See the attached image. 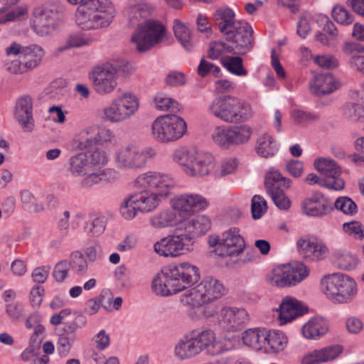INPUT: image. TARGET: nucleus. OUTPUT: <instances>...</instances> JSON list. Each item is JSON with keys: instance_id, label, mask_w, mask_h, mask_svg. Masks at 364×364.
<instances>
[{"instance_id": "obj_1", "label": "nucleus", "mask_w": 364, "mask_h": 364, "mask_svg": "<svg viewBox=\"0 0 364 364\" xmlns=\"http://www.w3.org/2000/svg\"><path fill=\"white\" fill-rule=\"evenodd\" d=\"M109 161L107 151L95 148L71 156L68 171L75 177H80L82 188H90L101 183H112L119 178V173L113 168H105Z\"/></svg>"}, {"instance_id": "obj_2", "label": "nucleus", "mask_w": 364, "mask_h": 364, "mask_svg": "<svg viewBox=\"0 0 364 364\" xmlns=\"http://www.w3.org/2000/svg\"><path fill=\"white\" fill-rule=\"evenodd\" d=\"M223 283L212 276H206L196 287L181 296L183 304L189 306L188 316L193 320L209 318L221 304L213 302L226 294Z\"/></svg>"}, {"instance_id": "obj_3", "label": "nucleus", "mask_w": 364, "mask_h": 364, "mask_svg": "<svg viewBox=\"0 0 364 364\" xmlns=\"http://www.w3.org/2000/svg\"><path fill=\"white\" fill-rule=\"evenodd\" d=\"M152 9L151 4L139 0L130 3L125 11V15L129 22L133 26H138L132 36L131 42L140 52L150 50L161 43L165 36V27L159 21L149 19L144 23H139V21L146 18Z\"/></svg>"}, {"instance_id": "obj_4", "label": "nucleus", "mask_w": 364, "mask_h": 364, "mask_svg": "<svg viewBox=\"0 0 364 364\" xmlns=\"http://www.w3.org/2000/svg\"><path fill=\"white\" fill-rule=\"evenodd\" d=\"M200 277L199 269L189 262L171 264L154 277L151 289L156 295L167 296L194 285Z\"/></svg>"}, {"instance_id": "obj_5", "label": "nucleus", "mask_w": 364, "mask_h": 364, "mask_svg": "<svg viewBox=\"0 0 364 364\" xmlns=\"http://www.w3.org/2000/svg\"><path fill=\"white\" fill-rule=\"evenodd\" d=\"M208 114L226 123L249 120L254 115L251 105L232 95L218 96L207 106Z\"/></svg>"}, {"instance_id": "obj_6", "label": "nucleus", "mask_w": 364, "mask_h": 364, "mask_svg": "<svg viewBox=\"0 0 364 364\" xmlns=\"http://www.w3.org/2000/svg\"><path fill=\"white\" fill-rule=\"evenodd\" d=\"M79 5L75 12V23L82 30H97L109 26L116 9L109 0H95Z\"/></svg>"}, {"instance_id": "obj_7", "label": "nucleus", "mask_w": 364, "mask_h": 364, "mask_svg": "<svg viewBox=\"0 0 364 364\" xmlns=\"http://www.w3.org/2000/svg\"><path fill=\"white\" fill-rule=\"evenodd\" d=\"M172 160L189 176H204L215 168V160L212 154L194 149H176L172 154Z\"/></svg>"}, {"instance_id": "obj_8", "label": "nucleus", "mask_w": 364, "mask_h": 364, "mask_svg": "<svg viewBox=\"0 0 364 364\" xmlns=\"http://www.w3.org/2000/svg\"><path fill=\"white\" fill-rule=\"evenodd\" d=\"M321 289L326 298L334 304H348L358 294L355 280L341 272L329 274L321 280Z\"/></svg>"}, {"instance_id": "obj_9", "label": "nucleus", "mask_w": 364, "mask_h": 364, "mask_svg": "<svg viewBox=\"0 0 364 364\" xmlns=\"http://www.w3.org/2000/svg\"><path fill=\"white\" fill-rule=\"evenodd\" d=\"M65 7L59 1L48 2L35 8L31 19V27L40 37L52 35L63 22Z\"/></svg>"}, {"instance_id": "obj_10", "label": "nucleus", "mask_w": 364, "mask_h": 364, "mask_svg": "<svg viewBox=\"0 0 364 364\" xmlns=\"http://www.w3.org/2000/svg\"><path fill=\"white\" fill-rule=\"evenodd\" d=\"M214 19L220 31L227 39L241 41L237 48H246V43L252 44L253 30L250 25L245 21H235V13L229 8L218 9L214 14Z\"/></svg>"}, {"instance_id": "obj_11", "label": "nucleus", "mask_w": 364, "mask_h": 364, "mask_svg": "<svg viewBox=\"0 0 364 364\" xmlns=\"http://www.w3.org/2000/svg\"><path fill=\"white\" fill-rule=\"evenodd\" d=\"M156 156L152 147L127 144L117 149L113 155L115 166L121 171H136L145 168Z\"/></svg>"}, {"instance_id": "obj_12", "label": "nucleus", "mask_w": 364, "mask_h": 364, "mask_svg": "<svg viewBox=\"0 0 364 364\" xmlns=\"http://www.w3.org/2000/svg\"><path fill=\"white\" fill-rule=\"evenodd\" d=\"M139 109L137 97L130 92H124L102 108L101 118L107 122L119 124L134 117Z\"/></svg>"}, {"instance_id": "obj_13", "label": "nucleus", "mask_w": 364, "mask_h": 364, "mask_svg": "<svg viewBox=\"0 0 364 364\" xmlns=\"http://www.w3.org/2000/svg\"><path fill=\"white\" fill-rule=\"evenodd\" d=\"M186 131V122L176 114L159 116L151 125L152 137L160 143L176 141L182 138Z\"/></svg>"}, {"instance_id": "obj_14", "label": "nucleus", "mask_w": 364, "mask_h": 364, "mask_svg": "<svg viewBox=\"0 0 364 364\" xmlns=\"http://www.w3.org/2000/svg\"><path fill=\"white\" fill-rule=\"evenodd\" d=\"M174 186L175 181L171 175L156 171L141 173L133 181L134 189L155 190L161 198H167Z\"/></svg>"}, {"instance_id": "obj_15", "label": "nucleus", "mask_w": 364, "mask_h": 364, "mask_svg": "<svg viewBox=\"0 0 364 364\" xmlns=\"http://www.w3.org/2000/svg\"><path fill=\"white\" fill-rule=\"evenodd\" d=\"M118 77L117 67L110 63L97 65L89 73L95 92L101 96L109 95L116 90Z\"/></svg>"}, {"instance_id": "obj_16", "label": "nucleus", "mask_w": 364, "mask_h": 364, "mask_svg": "<svg viewBox=\"0 0 364 364\" xmlns=\"http://www.w3.org/2000/svg\"><path fill=\"white\" fill-rule=\"evenodd\" d=\"M191 237L177 228L174 234L162 237L154 245V250L159 256L176 258L191 250Z\"/></svg>"}, {"instance_id": "obj_17", "label": "nucleus", "mask_w": 364, "mask_h": 364, "mask_svg": "<svg viewBox=\"0 0 364 364\" xmlns=\"http://www.w3.org/2000/svg\"><path fill=\"white\" fill-rule=\"evenodd\" d=\"M291 183V181L289 178L284 177L277 170L272 169L266 173L264 180L266 191L279 210H287L291 206V201L284 192V188H288Z\"/></svg>"}, {"instance_id": "obj_18", "label": "nucleus", "mask_w": 364, "mask_h": 364, "mask_svg": "<svg viewBox=\"0 0 364 364\" xmlns=\"http://www.w3.org/2000/svg\"><path fill=\"white\" fill-rule=\"evenodd\" d=\"M208 319L218 323L228 331H235L246 326L250 321V315L243 307L227 306L223 304Z\"/></svg>"}, {"instance_id": "obj_19", "label": "nucleus", "mask_w": 364, "mask_h": 364, "mask_svg": "<svg viewBox=\"0 0 364 364\" xmlns=\"http://www.w3.org/2000/svg\"><path fill=\"white\" fill-rule=\"evenodd\" d=\"M45 54L44 49L37 44L25 46L21 58L7 62L6 69L13 74L27 73L41 65Z\"/></svg>"}, {"instance_id": "obj_20", "label": "nucleus", "mask_w": 364, "mask_h": 364, "mask_svg": "<svg viewBox=\"0 0 364 364\" xmlns=\"http://www.w3.org/2000/svg\"><path fill=\"white\" fill-rule=\"evenodd\" d=\"M208 205L205 197L195 193L178 194L170 200L171 208L176 211L182 221L188 219L196 212L205 210Z\"/></svg>"}, {"instance_id": "obj_21", "label": "nucleus", "mask_w": 364, "mask_h": 364, "mask_svg": "<svg viewBox=\"0 0 364 364\" xmlns=\"http://www.w3.org/2000/svg\"><path fill=\"white\" fill-rule=\"evenodd\" d=\"M296 245L299 254L306 261H321L328 252L326 245L316 237H300L297 240Z\"/></svg>"}, {"instance_id": "obj_22", "label": "nucleus", "mask_w": 364, "mask_h": 364, "mask_svg": "<svg viewBox=\"0 0 364 364\" xmlns=\"http://www.w3.org/2000/svg\"><path fill=\"white\" fill-rule=\"evenodd\" d=\"M315 168L323 176L327 183V188L341 191L344 188L345 183L341 178V168L331 159L319 157L314 162Z\"/></svg>"}, {"instance_id": "obj_23", "label": "nucleus", "mask_w": 364, "mask_h": 364, "mask_svg": "<svg viewBox=\"0 0 364 364\" xmlns=\"http://www.w3.org/2000/svg\"><path fill=\"white\" fill-rule=\"evenodd\" d=\"M245 247V240L240 229L231 228L222 233V252L218 255L221 257H238Z\"/></svg>"}, {"instance_id": "obj_24", "label": "nucleus", "mask_w": 364, "mask_h": 364, "mask_svg": "<svg viewBox=\"0 0 364 364\" xmlns=\"http://www.w3.org/2000/svg\"><path fill=\"white\" fill-rule=\"evenodd\" d=\"M342 346L336 344L314 349L304 353L300 364H323L337 359L343 353Z\"/></svg>"}, {"instance_id": "obj_25", "label": "nucleus", "mask_w": 364, "mask_h": 364, "mask_svg": "<svg viewBox=\"0 0 364 364\" xmlns=\"http://www.w3.org/2000/svg\"><path fill=\"white\" fill-rule=\"evenodd\" d=\"M304 213L309 217H322L331 210L328 200L320 193L316 192L306 197L301 203Z\"/></svg>"}, {"instance_id": "obj_26", "label": "nucleus", "mask_w": 364, "mask_h": 364, "mask_svg": "<svg viewBox=\"0 0 364 364\" xmlns=\"http://www.w3.org/2000/svg\"><path fill=\"white\" fill-rule=\"evenodd\" d=\"M228 43L215 41L210 43L208 56L212 60H216L223 55L233 53L237 55H245L252 48V44L246 43L245 49H240L237 46L242 44L241 41L237 39H227Z\"/></svg>"}, {"instance_id": "obj_27", "label": "nucleus", "mask_w": 364, "mask_h": 364, "mask_svg": "<svg viewBox=\"0 0 364 364\" xmlns=\"http://www.w3.org/2000/svg\"><path fill=\"white\" fill-rule=\"evenodd\" d=\"M211 227V222L208 217L200 215L191 220L186 219L178 227L179 231H183L185 235L191 237L192 244L194 239L206 233Z\"/></svg>"}, {"instance_id": "obj_28", "label": "nucleus", "mask_w": 364, "mask_h": 364, "mask_svg": "<svg viewBox=\"0 0 364 364\" xmlns=\"http://www.w3.org/2000/svg\"><path fill=\"white\" fill-rule=\"evenodd\" d=\"M131 193L138 209L141 214H148L154 212L160 205L161 198L154 191L145 188L134 189Z\"/></svg>"}, {"instance_id": "obj_29", "label": "nucleus", "mask_w": 364, "mask_h": 364, "mask_svg": "<svg viewBox=\"0 0 364 364\" xmlns=\"http://www.w3.org/2000/svg\"><path fill=\"white\" fill-rule=\"evenodd\" d=\"M306 309L302 303L292 296H286L282 299L279 308V320L281 325L292 321L303 315Z\"/></svg>"}, {"instance_id": "obj_30", "label": "nucleus", "mask_w": 364, "mask_h": 364, "mask_svg": "<svg viewBox=\"0 0 364 364\" xmlns=\"http://www.w3.org/2000/svg\"><path fill=\"white\" fill-rule=\"evenodd\" d=\"M15 118L26 132L33 129V103L29 96L19 98L16 103Z\"/></svg>"}, {"instance_id": "obj_31", "label": "nucleus", "mask_w": 364, "mask_h": 364, "mask_svg": "<svg viewBox=\"0 0 364 364\" xmlns=\"http://www.w3.org/2000/svg\"><path fill=\"white\" fill-rule=\"evenodd\" d=\"M149 224L155 229L161 230L168 228L181 226L183 222L178 213L173 208H164L154 215L149 220Z\"/></svg>"}, {"instance_id": "obj_32", "label": "nucleus", "mask_w": 364, "mask_h": 364, "mask_svg": "<svg viewBox=\"0 0 364 364\" xmlns=\"http://www.w3.org/2000/svg\"><path fill=\"white\" fill-rule=\"evenodd\" d=\"M340 82L331 73L318 74L310 83V88L316 95H325L337 90Z\"/></svg>"}, {"instance_id": "obj_33", "label": "nucleus", "mask_w": 364, "mask_h": 364, "mask_svg": "<svg viewBox=\"0 0 364 364\" xmlns=\"http://www.w3.org/2000/svg\"><path fill=\"white\" fill-rule=\"evenodd\" d=\"M267 338V328H255L245 331L242 334L244 345L257 351L264 353Z\"/></svg>"}, {"instance_id": "obj_34", "label": "nucleus", "mask_w": 364, "mask_h": 364, "mask_svg": "<svg viewBox=\"0 0 364 364\" xmlns=\"http://www.w3.org/2000/svg\"><path fill=\"white\" fill-rule=\"evenodd\" d=\"M288 338L284 333L279 330L267 328V338L264 353H279L287 346Z\"/></svg>"}, {"instance_id": "obj_35", "label": "nucleus", "mask_w": 364, "mask_h": 364, "mask_svg": "<svg viewBox=\"0 0 364 364\" xmlns=\"http://www.w3.org/2000/svg\"><path fill=\"white\" fill-rule=\"evenodd\" d=\"M328 330L326 320L321 317H313L303 326L302 333L307 339L316 340L324 336Z\"/></svg>"}, {"instance_id": "obj_36", "label": "nucleus", "mask_w": 364, "mask_h": 364, "mask_svg": "<svg viewBox=\"0 0 364 364\" xmlns=\"http://www.w3.org/2000/svg\"><path fill=\"white\" fill-rule=\"evenodd\" d=\"M343 50L347 55L350 56L349 62L353 68L364 74V46L355 42L345 43Z\"/></svg>"}, {"instance_id": "obj_37", "label": "nucleus", "mask_w": 364, "mask_h": 364, "mask_svg": "<svg viewBox=\"0 0 364 364\" xmlns=\"http://www.w3.org/2000/svg\"><path fill=\"white\" fill-rule=\"evenodd\" d=\"M255 150L262 157H271L278 151L279 144L272 135L264 133L257 138Z\"/></svg>"}, {"instance_id": "obj_38", "label": "nucleus", "mask_w": 364, "mask_h": 364, "mask_svg": "<svg viewBox=\"0 0 364 364\" xmlns=\"http://www.w3.org/2000/svg\"><path fill=\"white\" fill-rule=\"evenodd\" d=\"M267 281L272 286L285 287L292 286L287 264L274 268L267 275Z\"/></svg>"}, {"instance_id": "obj_39", "label": "nucleus", "mask_w": 364, "mask_h": 364, "mask_svg": "<svg viewBox=\"0 0 364 364\" xmlns=\"http://www.w3.org/2000/svg\"><path fill=\"white\" fill-rule=\"evenodd\" d=\"M230 127L232 146L247 144L253 134V129L247 124L230 125Z\"/></svg>"}, {"instance_id": "obj_40", "label": "nucleus", "mask_w": 364, "mask_h": 364, "mask_svg": "<svg viewBox=\"0 0 364 364\" xmlns=\"http://www.w3.org/2000/svg\"><path fill=\"white\" fill-rule=\"evenodd\" d=\"M174 355L180 360L191 359L199 354L190 336L181 339L174 348Z\"/></svg>"}, {"instance_id": "obj_41", "label": "nucleus", "mask_w": 364, "mask_h": 364, "mask_svg": "<svg viewBox=\"0 0 364 364\" xmlns=\"http://www.w3.org/2000/svg\"><path fill=\"white\" fill-rule=\"evenodd\" d=\"M220 63L223 68L233 75L245 77L248 74L247 70L244 67L243 59L240 56L222 57Z\"/></svg>"}, {"instance_id": "obj_42", "label": "nucleus", "mask_w": 364, "mask_h": 364, "mask_svg": "<svg viewBox=\"0 0 364 364\" xmlns=\"http://www.w3.org/2000/svg\"><path fill=\"white\" fill-rule=\"evenodd\" d=\"M92 129L91 125L82 129L75 136L72 141L73 151H82L94 145Z\"/></svg>"}, {"instance_id": "obj_43", "label": "nucleus", "mask_w": 364, "mask_h": 364, "mask_svg": "<svg viewBox=\"0 0 364 364\" xmlns=\"http://www.w3.org/2000/svg\"><path fill=\"white\" fill-rule=\"evenodd\" d=\"M190 337L196 346V349L199 355L203 351H205L208 354V350L211 347L212 341H214V332L211 330H204L196 333H192Z\"/></svg>"}, {"instance_id": "obj_44", "label": "nucleus", "mask_w": 364, "mask_h": 364, "mask_svg": "<svg viewBox=\"0 0 364 364\" xmlns=\"http://www.w3.org/2000/svg\"><path fill=\"white\" fill-rule=\"evenodd\" d=\"M335 264L343 271H352L358 264L359 259L356 255L347 251H338L335 255Z\"/></svg>"}, {"instance_id": "obj_45", "label": "nucleus", "mask_w": 364, "mask_h": 364, "mask_svg": "<svg viewBox=\"0 0 364 364\" xmlns=\"http://www.w3.org/2000/svg\"><path fill=\"white\" fill-rule=\"evenodd\" d=\"M211 139L218 146L228 149L232 146L230 125H218L211 132Z\"/></svg>"}, {"instance_id": "obj_46", "label": "nucleus", "mask_w": 364, "mask_h": 364, "mask_svg": "<svg viewBox=\"0 0 364 364\" xmlns=\"http://www.w3.org/2000/svg\"><path fill=\"white\" fill-rule=\"evenodd\" d=\"M173 31L176 38L186 50H191L193 46L191 31L187 26L178 20L173 23Z\"/></svg>"}, {"instance_id": "obj_47", "label": "nucleus", "mask_w": 364, "mask_h": 364, "mask_svg": "<svg viewBox=\"0 0 364 364\" xmlns=\"http://www.w3.org/2000/svg\"><path fill=\"white\" fill-rule=\"evenodd\" d=\"M92 41L90 35L82 32H75L69 34L65 43L61 47V50H68L72 48H80L90 45Z\"/></svg>"}, {"instance_id": "obj_48", "label": "nucleus", "mask_w": 364, "mask_h": 364, "mask_svg": "<svg viewBox=\"0 0 364 364\" xmlns=\"http://www.w3.org/2000/svg\"><path fill=\"white\" fill-rule=\"evenodd\" d=\"M92 129L94 145L111 144L114 140L113 132L105 126L91 125Z\"/></svg>"}, {"instance_id": "obj_49", "label": "nucleus", "mask_w": 364, "mask_h": 364, "mask_svg": "<svg viewBox=\"0 0 364 364\" xmlns=\"http://www.w3.org/2000/svg\"><path fill=\"white\" fill-rule=\"evenodd\" d=\"M66 259L68 262L70 269L77 274H85L87 272V261L80 251L72 252L68 259Z\"/></svg>"}, {"instance_id": "obj_50", "label": "nucleus", "mask_w": 364, "mask_h": 364, "mask_svg": "<svg viewBox=\"0 0 364 364\" xmlns=\"http://www.w3.org/2000/svg\"><path fill=\"white\" fill-rule=\"evenodd\" d=\"M119 213L123 219L129 221L134 220L140 213L131 194L125 197L120 203Z\"/></svg>"}, {"instance_id": "obj_51", "label": "nucleus", "mask_w": 364, "mask_h": 364, "mask_svg": "<svg viewBox=\"0 0 364 364\" xmlns=\"http://www.w3.org/2000/svg\"><path fill=\"white\" fill-rule=\"evenodd\" d=\"M287 268L292 286L300 283L309 275V269L301 262L287 264Z\"/></svg>"}, {"instance_id": "obj_52", "label": "nucleus", "mask_w": 364, "mask_h": 364, "mask_svg": "<svg viewBox=\"0 0 364 364\" xmlns=\"http://www.w3.org/2000/svg\"><path fill=\"white\" fill-rule=\"evenodd\" d=\"M236 349L235 343L230 338L218 340L214 333V341H212L211 347L208 350V355L211 356L218 355L226 352L232 351Z\"/></svg>"}, {"instance_id": "obj_53", "label": "nucleus", "mask_w": 364, "mask_h": 364, "mask_svg": "<svg viewBox=\"0 0 364 364\" xmlns=\"http://www.w3.org/2000/svg\"><path fill=\"white\" fill-rule=\"evenodd\" d=\"M154 104L155 107L161 111L176 112L180 109L178 103L175 100L163 93L156 95Z\"/></svg>"}, {"instance_id": "obj_54", "label": "nucleus", "mask_w": 364, "mask_h": 364, "mask_svg": "<svg viewBox=\"0 0 364 364\" xmlns=\"http://www.w3.org/2000/svg\"><path fill=\"white\" fill-rule=\"evenodd\" d=\"M90 220L86 224V230L92 236H99L102 234L106 228V219L103 216L95 215L90 216Z\"/></svg>"}, {"instance_id": "obj_55", "label": "nucleus", "mask_w": 364, "mask_h": 364, "mask_svg": "<svg viewBox=\"0 0 364 364\" xmlns=\"http://www.w3.org/2000/svg\"><path fill=\"white\" fill-rule=\"evenodd\" d=\"M332 17L337 23L342 25L351 24L354 21L353 16L341 5H336L333 7Z\"/></svg>"}, {"instance_id": "obj_56", "label": "nucleus", "mask_w": 364, "mask_h": 364, "mask_svg": "<svg viewBox=\"0 0 364 364\" xmlns=\"http://www.w3.org/2000/svg\"><path fill=\"white\" fill-rule=\"evenodd\" d=\"M238 165L237 159L228 157L222 160L220 166L214 171L215 176L222 177L235 172Z\"/></svg>"}, {"instance_id": "obj_57", "label": "nucleus", "mask_w": 364, "mask_h": 364, "mask_svg": "<svg viewBox=\"0 0 364 364\" xmlns=\"http://www.w3.org/2000/svg\"><path fill=\"white\" fill-rule=\"evenodd\" d=\"M334 207L346 215H352L357 212L356 204L347 196L338 198L334 203Z\"/></svg>"}, {"instance_id": "obj_58", "label": "nucleus", "mask_w": 364, "mask_h": 364, "mask_svg": "<svg viewBox=\"0 0 364 364\" xmlns=\"http://www.w3.org/2000/svg\"><path fill=\"white\" fill-rule=\"evenodd\" d=\"M343 230L348 235L355 239L362 240L364 237V226L358 221H350L343 225Z\"/></svg>"}, {"instance_id": "obj_59", "label": "nucleus", "mask_w": 364, "mask_h": 364, "mask_svg": "<svg viewBox=\"0 0 364 364\" xmlns=\"http://www.w3.org/2000/svg\"><path fill=\"white\" fill-rule=\"evenodd\" d=\"M291 118L295 123L304 125L309 122L316 120L318 119V116L310 112L295 109L291 112Z\"/></svg>"}, {"instance_id": "obj_60", "label": "nucleus", "mask_w": 364, "mask_h": 364, "mask_svg": "<svg viewBox=\"0 0 364 364\" xmlns=\"http://www.w3.org/2000/svg\"><path fill=\"white\" fill-rule=\"evenodd\" d=\"M5 311L8 317L13 321L18 320L25 314L23 304L18 301L6 304Z\"/></svg>"}, {"instance_id": "obj_61", "label": "nucleus", "mask_w": 364, "mask_h": 364, "mask_svg": "<svg viewBox=\"0 0 364 364\" xmlns=\"http://www.w3.org/2000/svg\"><path fill=\"white\" fill-rule=\"evenodd\" d=\"M267 204L266 200L259 195L252 199L251 210L254 219H259L266 213Z\"/></svg>"}, {"instance_id": "obj_62", "label": "nucleus", "mask_w": 364, "mask_h": 364, "mask_svg": "<svg viewBox=\"0 0 364 364\" xmlns=\"http://www.w3.org/2000/svg\"><path fill=\"white\" fill-rule=\"evenodd\" d=\"M164 81L170 87H180L186 83L187 77L183 72L173 70L168 73Z\"/></svg>"}, {"instance_id": "obj_63", "label": "nucleus", "mask_w": 364, "mask_h": 364, "mask_svg": "<svg viewBox=\"0 0 364 364\" xmlns=\"http://www.w3.org/2000/svg\"><path fill=\"white\" fill-rule=\"evenodd\" d=\"M70 267L67 259L58 262L54 267L53 275L57 282L62 283L69 275Z\"/></svg>"}, {"instance_id": "obj_64", "label": "nucleus", "mask_w": 364, "mask_h": 364, "mask_svg": "<svg viewBox=\"0 0 364 364\" xmlns=\"http://www.w3.org/2000/svg\"><path fill=\"white\" fill-rule=\"evenodd\" d=\"M220 73V68L215 64L207 61L203 58L198 66V74L204 77L208 74H213L215 77H218Z\"/></svg>"}]
</instances>
